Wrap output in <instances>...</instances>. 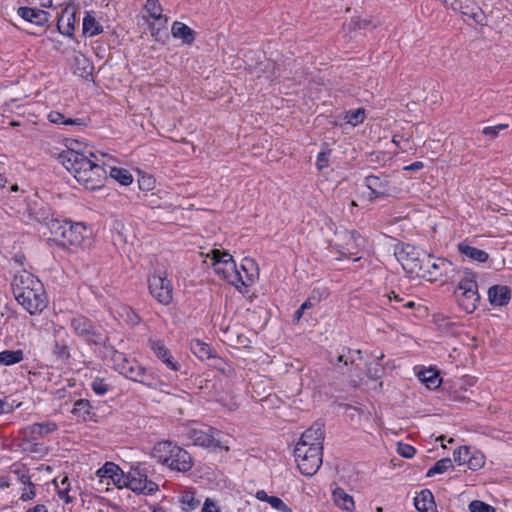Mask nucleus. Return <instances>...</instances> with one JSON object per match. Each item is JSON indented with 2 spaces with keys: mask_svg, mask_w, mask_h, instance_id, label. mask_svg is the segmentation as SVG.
<instances>
[{
  "mask_svg": "<svg viewBox=\"0 0 512 512\" xmlns=\"http://www.w3.org/2000/svg\"><path fill=\"white\" fill-rule=\"evenodd\" d=\"M322 299V293L319 290L314 289L310 296L302 303V310H308L320 303Z\"/></svg>",
  "mask_w": 512,
  "mask_h": 512,
  "instance_id": "49530a36",
  "label": "nucleus"
},
{
  "mask_svg": "<svg viewBox=\"0 0 512 512\" xmlns=\"http://www.w3.org/2000/svg\"><path fill=\"white\" fill-rule=\"evenodd\" d=\"M275 69L274 63L267 61L266 63H259V65L255 67V73L260 77V72H263L266 74V79L273 80V78L276 77Z\"/></svg>",
  "mask_w": 512,
  "mask_h": 512,
  "instance_id": "79ce46f5",
  "label": "nucleus"
},
{
  "mask_svg": "<svg viewBox=\"0 0 512 512\" xmlns=\"http://www.w3.org/2000/svg\"><path fill=\"white\" fill-rule=\"evenodd\" d=\"M470 512H495V508L485 502L474 500L469 504Z\"/></svg>",
  "mask_w": 512,
  "mask_h": 512,
  "instance_id": "09e8293b",
  "label": "nucleus"
},
{
  "mask_svg": "<svg viewBox=\"0 0 512 512\" xmlns=\"http://www.w3.org/2000/svg\"><path fill=\"white\" fill-rule=\"evenodd\" d=\"M453 467L452 461L450 458H442L438 460L428 471L426 476L432 477L436 474H442Z\"/></svg>",
  "mask_w": 512,
  "mask_h": 512,
  "instance_id": "58836bf2",
  "label": "nucleus"
},
{
  "mask_svg": "<svg viewBox=\"0 0 512 512\" xmlns=\"http://www.w3.org/2000/svg\"><path fill=\"white\" fill-rule=\"evenodd\" d=\"M57 430V425L53 422H43V423H34L32 425H28L22 428L19 433L22 437L24 445H28L34 443L36 446V441L47 436L48 434Z\"/></svg>",
  "mask_w": 512,
  "mask_h": 512,
  "instance_id": "dca6fc26",
  "label": "nucleus"
},
{
  "mask_svg": "<svg viewBox=\"0 0 512 512\" xmlns=\"http://www.w3.org/2000/svg\"><path fill=\"white\" fill-rule=\"evenodd\" d=\"M124 487L144 495H153L159 490L158 485L148 479L146 468L140 464L131 466L130 470L125 474Z\"/></svg>",
  "mask_w": 512,
  "mask_h": 512,
  "instance_id": "9d476101",
  "label": "nucleus"
},
{
  "mask_svg": "<svg viewBox=\"0 0 512 512\" xmlns=\"http://www.w3.org/2000/svg\"><path fill=\"white\" fill-rule=\"evenodd\" d=\"M485 463V458H484V455L479 453V452H475V453H472L468 456L467 458V461L465 464H467L468 468L473 470V471H476L478 469H480Z\"/></svg>",
  "mask_w": 512,
  "mask_h": 512,
  "instance_id": "37998d69",
  "label": "nucleus"
},
{
  "mask_svg": "<svg viewBox=\"0 0 512 512\" xmlns=\"http://www.w3.org/2000/svg\"><path fill=\"white\" fill-rule=\"evenodd\" d=\"M96 475L101 483H105L106 485L113 484L118 488L124 487L125 473L113 462H106L97 470Z\"/></svg>",
  "mask_w": 512,
  "mask_h": 512,
  "instance_id": "f3484780",
  "label": "nucleus"
},
{
  "mask_svg": "<svg viewBox=\"0 0 512 512\" xmlns=\"http://www.w3.org/2000/svg\"><path fill=\"white\" fill-rule=\"evenodd\" d=\"M167 466L171 470L187 472L192 467V458L186 450L179 447L174 450L171 460L168 462Z\"/></svg>",
  "mask_w": 512,
  "mask_h": 512,
  "instance_id": "4be33fe9",
  "label": "nucleus"
},
{
  "mask_svg": "<svg viewBox=\"0 0 512 512\" xmlns=\"http://www.w3.org/2000/svg\"><path fill=\"white\" fill-rule=\"evenodd\" d=\"M113 361L115 369L126 378L148 386L151 385V375L136 360L128 359L124 354L116 352Z\"/></svg>",
  "mask_w": 512,
  "mask_h": 512,
  "instance_id": "6e6552de",
  "label": "nucleus"
},
{
  "mask_svg": "<svg viewBox=\"0 0 512 512\" xmlns=\"http://www.w3.org/2000/svg\"><path fill=\"white\" fill-rule=\"evenodd\" d=\"M103 27L102 25L96 21V19L91 16L90 14H87L83 19V33L85 35H88L90 37L96 36L100 33H102Z\"/></svg>",
  "mask_w": 512,
  "mask_h": 512,
  "instance_id": "c9c22d12",
  "label": "nucleus"
},
{
  "mask_svg": "<svg viewBox=\"0 0 512 512\" xmlns=\"http://www.w3.org/2000/svg\"><path fill=\"white\" fill-rule=\"evenodd\" d=\"M423 167H424L423 162L416 161V162L411 163L410 165L405 166L404 170L405 171H416V170L422 169Z\"/></svg>",
  "mask_w": 512,
  "mask_h": 512,
  "instance_id": "0e129e2a",
  "label": "nucleus"
},
{
  "mask_svg": "<svg viewBox=\"0 0 512 512\" xmlns=\"http://www.w3.org/2000/svg\"><path fill=\"white\" fill-rule=\"evenodd\" d=\"M323 447L306 448L303 444H296L294 457L300 472L306 476L314 475L322 464Z\"/></svg>",
  "mask_w": 512,
  "mask_h": 512,
  "instance_id": "1a4fd4ad",
  "label": "nucleus"
},
{
  "mask_svg": "<svg viewBox=\"0 0 512 512\" xmlns=\"http://www.w3.org/2000/svg\"><path fill=\"white\" fill-rule=\"evenodd\" d=\"M383 357H384L383 353H380L379 355L375 356V358L377 360L376 366L374 368L368 367L367 373L370 378L377 379V378L381 377V374L383 372V367H381L380 360H382Z\"/></svg>",
  "mask_w": 512,
  "mask_h": 512,
  "instance_id": "8fccbe9b",
  "label": "nucleus"
},
{
  "mask_svg": "<svg viewBox=\"0 0 512 512\" xmlns=\"http://www.w3.org/2000/svg\"><path fill=\"white\" fill-rule=\"evenodd\" d=\"M90 386L93 392L98 396H104L111 389L110 384L98 377L91 382Z\"/></svg>",
  "mask_w": 512,
  "mask_h": 512,
  "instance_id": "c03bdc74",
  "label": "nucleus"
},
{
  "mask_svg": "<svg viewBox=\"0 0 512 512\" xmlns=\"http://www.w3.org/2000/svg\"><path fill=\"white\" fill-rule=\"evenodd\" d=\"M419 379L429 389H435L439 387L442 381L439 376V373L434 369H426L424 371H421L419 373Z\"/></svg>",
  "mask_w": 512,
  "mask_h": 512,
  "instance_id": "2f4dec72",
  "label": "nucleus"
},
{
  "mask_svg": "<svg viewBox=\"0 0 512 512\" xmlns=\"http://www.w3.org/2000/svg\"><path fill=\"white\" fill-rule=\"evenodd\" d=\"M83 64V71L80 73V76L87 78L92 73V66L88 63V60L83 58L79 63Z\"/></svg>",
  "mask_w": 512,
  "mask_h": 512,
  "instance_id": "680f3d73",
  "label": "nucleus"
},
{
  "mask_svg": "<svg viewBox=\"0 0 512 512\" xmlns=\"http://www.w3.org/2000/svg\"><path fill=\"white\" fill-rule=\"evenodd\" d=\"M365 119V112L363 108H359L354 111H348L345 115V120L348 124L356 126L362 123Z\"/></svg>",
  "mask_w": 512,
  "mask_h": 512,
  "instance_id": "a18cd8bd",
  "label": "nucleus"
},
{
  "mask_svg": "<svg viewBox=\"0 0 512 512\" xmlns=\"http://www.w3.org/2000/svg\"><path fill=\"white\" fill-rule=\"evenodd\" d=\"M53 351L59 357H68L69 356L68 347L66 345L60 344L58 342L55 343Z\"/></svg>",
  "mask_w": 512,
  "mask_h": 512,
  "instance_id": "bf43d9fd",
  "label": "nucleus"
},
{
  "mask_svg": "<svg viewBox=\"0 0 512 512\" xmlns=\"http://www.w3.org/2000/svg\"><path fill=\"white\" fill-rule=\"evenodd\" d=\"M59 157L65 168L86 189L94 191L103 187L107 171L92 151L79 152L70 148Z\"/></svg>",
  "mask_w": 512,
  "mask_h": 512,
  "instance_id": "f257e3e1",
  "label": "nucleus"
},
{
  "mask_svg": "<svg viewBox=\"0 0 512 512\" xmlns=\"http://www.w3.org/2000/svg\"><path fill=\"white\" fill-rule=\"evenodd\" d=\"M71 413L78 419L84 422L95 421L96 414L93 411L91 403L87 399H79L74 403Z\"/></svg>",
  "mask_w": 512,
  "mask_h": 512,
  "instance_id": "393cba45",
  "label": "nucleus"
},
{
  "mask_svg": "<svg viewBox=\"0 0 512 512\" xmlns=\"http://www.w3.org/2000/svg\"><path fill=\"white\" fill-rule=\"evenodd\" d=\"M220 432L210 426H193L188 425L184 427L182 435L193 445H198L205 448H222L220 441L216 436Z\"/></svg>",
  "mask_w": 512,
  "mask_h": 512,
  "instance_id": "9b49d317",
  "label": "nucleus"
},
{
  "mask_svg": "<svg viewBox=\"0 0 512 512\" xmlns=\"http://www.w3.org/2000/svg\"><path fill=\"white\" fill-rule=\"evenodd\" d=\"M457 273L456 267L451 261L445 258H434L430 255L420 278L430 282L445 283L454 281Z\"/></svg>",
  "mask_w": 512,
  "mask_h": 512,
  "instance_id": "0eeeda50",
  "label": "nucleus"
},
{
  "mask_svg": "<svg viewBox=\"0 0 512 512\" xmlns=\"http://www.w3.org/2000/svg\"><path fill=\"white\" fill-rule=\"evenodd\" d=\"M206 258L211 261V266L219 278L225 280L227 283L233 285L239 290L241 287H247L249 285L248 282L253 281V276L248 275L247 273L248 267H252L254 265V261L252 259L245 258L244 263L241 265V269L246 273V280H244L232 255L228 252L221 251L219 249H212L207 253Z\"/></svg>",
  "mask_w": 512,
  "mask_h": 512,
  "instance_id": "7ed1b4c3",
  "label": "nucleus"
},
{
  "mask_svg": "<svg viewBox=\"0 0 512 512\" xmlns=\"http://www.w3.org/2000/svg\"><path fill=\"white\" fill-rule=\"evenodd\" d=\"M151 34L155 37L157 41H164V39L168 38V34L165 31H162L160 28L155 29L151 28Z\"/></svg>",
  "mask_w": 512,
  "mask_h": 512,
  "instance_id": "e2e57ef3",
  "label": "nucleus"
},
{
  "mask_svg": "<svg viewBox=\"0 0 512 512\" xmlns=\"http://www.w3.org/2000/svg\"><path fill=\"white\" fill-rule=\"evenodd\" d=\"M392 142L402 152H406L409 149V140L407 138H404L403 136L394 135Z\"/></svg>",
  "mask_w": 512,
  "mask_h": 512,
  "instance_id": "6e6d98bb",
  "label": "nucleus"
},
{
  "mask_svg": "<svg viewBox=\"0 0 512 512\" xmlns=\"http://www.w3.org/2000/svg\"><path fill=\"white\" fill-rule=\"evenodd\" d=\"M316 167L318 170H323L324 168L328 167L329 165V152L327 151H320L317 155L316 159Z\"/></svg>",
  "mask_w": 512,
  "mask_h": 512,
  "instance_id": "5fc2aeb1",
  "label": "nucleus"
},
{
  "mask_svg": "<svg viewBox=\"0 0 512 512\" xmlns=\"http://www.w3.org/2000/svg\"><path fill=\"white\" fill-rule=\"evenodd\" d=\"M50 207L41 200H30L27 202L22 217L27 223H48L51 219Z\"/></svg>",
  "mask_w": 512,
  "mask_h": 512,
  "instance_id": "4468645a",
  "label": "nucleus"
},
{
  "mask_svg": "<svg viewBox=\"0 0 512 512\" xmlns=\"http://www.w3.org/2000/svg\"><path fill=\"white\" fill-rule=\"evenodd\" d=\"M48 119L50 122L55 124H65V125H81L80 119H66L63 114L57 111H52L48 115Z\"/></svg>",
  "mask_w": 512,
  "mask_h": 512,
  "instance_id": "ea45409f",
  "label": "nucleus"
},
{
  "mask_svg": "<svg viewBox=\"0 0 512 512\" xmlns=\"http://www.w3.org/2000/svg\"><path fill=\"white\" fill-rule=\"evenodd\" d=\"M397 452L404 458H412L416 453V449L409 444L398 443Z\"/></svg>",
  "mask_w": 512,
  "mask_h": 512,
  "instance_id": "603ef678",
  "label": "nucleus"
},
{
  "mask_svg": "<svg viewBox=\"0 0 512 512\" xmlns=\"http://www.w3.org/2000/svg\"><path fill=\"white\" fill-rule=\"evenodd\" d=\"M488 299L493 306H505L511 299V290L504 285H494L488 290Z\"/></svg>",
  "mask_w": 512,
  "mask_h": 512,
  "instance_id": "b1692460",
  "label": "nucleus"
},
{
  "mask_svg": "<svg viewBox=\"0 0 512 512\" xmlns=\"http://www.w3.org/2000/svg\"><path fill=\"white\" fill-rule=\"evenodd\" d=\"M324 424L316 421L301 436L297 444H303L306 448L323 447Z\"/></svg>",
  "mask_w": 512,
  "mask_h": 512,
  "instance_id": "6ab92c4d",
  "label": "nucleus"
},
{
  "mask_svg": "<svg viewBox=\"0 0 512 512\" xmlns=\"http://www.w3.org/2000/svg\"><path fill=\"white\" fill-rule=\"evenodd\" d=\"M454 293L461 309L466 313L474 312L480 300L476 274L468 269L462 271Z\"/></svg>",
  "mask_w": 512,
  "mask_h": 512,
  "instance_id": "39448f33",
  "label": "nucleus"
},
{
  "mask_svg": "<svg viewBox=\"0 0 512 512\" xmlns=\"http://www.w3.org/2000/svg\"><path fill=\"white\" fill-rule=\"evenodd\" d=\"M267 503L280 512H292V510L279 497L271 496L267 499Z\"/></svg>",
  "mask_w": 512,
  "mask_h": 512,
  "instance_id": "3c124183",
  "label": "nucleus"
},
{
  "mask_svg": "<svg viewBox=\"0 0 512 512\" xmlns=\"http://www.w3.org/2000/svg\"><path fill=\"white\" fill-rule=\"evenodd\" d=\"M191 351L201 360H207L214 357L213 349L208 344L200 340H193L191 342Z\"/></svg>",
  "mask_w": 512,
  "mask_h": 512,
  "instance_id": "473e14b6",
  "label": "nucleus"
},
{
  "mask_svg": "<svg viewBox=\"0 0 512 512\" xmlns=\"http://www.w3.org/2000/svg\"><path fill=\"white\" fill-rule=\"evenodd\" d=\"M110 177L118 181L122 185H130L133 181L131 173L124 168L110 167Z\"/></svg>",
  "mask_w": 512,
  "mask_h": 512,
  "instance_id": "4c0bfd02",
  "label": "nucleus"
},
{
  "mask_svg": "<svg viewBox=\"0 0 512 512\" xmlns=\"http://www.w3.org/2000/svg\"><path fill=\"white\" fill-rule=\"evenodd\" d=\"M16 301L31 315L40 314L47 306V297L42 282L32 273L18 271L11 283Z\"/></svg>",
  "mask_w": 512,
  "mask_h": 512,
  "instance_id": "f03ea898",
  "label": "nucleus"
},
{
  "mask_svg": "<svg viewBox=\"0 0 512 512\" xmlns=\"http://www.w3.org/2000/svg\"><path fill=\"white\" fill-rule=\"evenodd\" d=\"M17 13L24 21L37 27H44L48 22L49 14L42 9L20 7Z\"/></svg>",
  "mask_w": 512,
  "mask_h": 512,
  "instance_id": "412c9836",
  "label": "nucleus"
},
{
  "mask_svg": "<svg viewBox=\"0 0 512 512\" xmlns=\"http://www.w3.org/2000/svg\"><path fill=\"white\" fill-rule=\"evenodd\" d=\"M174 38L181 39L185 44H192L195 40V32L186 24L175 21L171 28Z\"/></svg>",
  "mask_w": 512,
  "mask_h": 512,
  "instance_id": "c85d7f7f",
  "label": "nucleus"
},
{
  "mask_svg": "<svg viewBox=\"0 0 512 512\" xmlns=\"http://www.w3.org/2000/svg\"><path fill=\"white\" fill-rule=\"evenodd\" d=\"M57 28L62 35L72 36L75 30V15L73 12L64 11L57 22Z\"/></svg>",
  "mask_w": 512,
  "mask_h": 512,
  "instance_id": "c756f323",
  "label": "nucleus"
},
{
  "mask_svg": "<svg viewBox=\"0 0 512 512\" xmlns=\"http://www.w3.org/2000/svg\"><path fill=\"white\" fill-rule=\"evenodd\" d=\"M14 473L17 476V480L20 481L25 486L26 485H29V486L33 485V483L31 482L30 476L28 474H26L25 472H22L20 470H16V471H14Z\"/></svg>",
  "mask_w": 512,
  "mask_h": 512,
  "instance_id": "052dcab7",
  "label": "nucleus"
},
{
  "mask_svg": "<svg viewBox=\"0 0 512 512\" xmlns=\"http://www.w3.org/2000/svg\"><path fill=\"white\" fill-rule=\"evenodd\" d=\"M36 493H35V487L34 485H26L23 489V492L20 496V499L23 500V501H28V500H31L35 497Z\"/></svg>",
  "mask_w": 512,
  "mask_h": 512,
  "instance_id": "4d7b16f0",
  "label": "nucleus"
},
{
  "mask_svg": "<svg viewBox=\"0 0 512 512\" xmlns=\"http://www.w3.org/2000/svg\"><path fill=\"white\" fill-rule=\"evenodd\" d=\"M414 505L418 512H436L433 494L428 489H423L416 495Z\"/></svg>",
  "mask_w": 512,
  "mask_h": 512,
  "instance_id": "bb28decb",
  "label": "nucleus"
},
{
  "mask_svg": "<svg viewBox=\"0 0 512 512\" xmlns=\"http://www.w3.org/2000/svg\"><path fill=\"white\" fill-rule=\"evenodd\" d=\"M148 288L152 297L162 305H169L173 300V286L164 273H154L148 278Z\"/></svg>",
  "mask_w": 512,
  "mask_h": 512,
  "instance_id": "f8f14e48",
  "label": "nucleus"
},
{
  "mask_svg": "<svg viewBox=\"0 0 512 512\" xmlns=\"http://www.w3.org/2000/svg\"><path fill=\"white\" fill-rule=\"evenodd\" d=\"M471 454L470 447L462 446L454 451L453 458L454 461L459 465H463L466 463L468 456Z\"/></svg>",
  "mask_w": 512,
  "mask_h": 512,
  "instance_id": "de8ad7c7",
  "label": "nucleus"
},
{
  "mask_svg": "<svg viewBox=\"0 0 512 512\" xmlns=\"http://www.w3.org/2000/svg\"><path fill=\"white\" fill-rule=\"evenodd\" d=\"M73 332L88 344L98 345L103 342V335L97 330L92 321L82 315L70 319Z\"/></svg>",
  "mask_w": 512,
  "mask_h": 512,
  "instance_id": "ddd939ff",
  "label": "nucleus"
},
{
  "mask_svg": "<svg viewBox=\"0 0 512 512\" xmlns=\"http://www.w3.org/2000/svg\"><path fill=\"white\" fill-rule=\"evenodd\" d=\"M127 320L132 325H137L140 322V317L133 311H129L127 314Z\"/></svg>",
  "mask_w": 512,
  "mask_h": 512,
  "instance_id": "69168bd1",
  "label": "nucleus"
},
{
  "mask_svg": "<svg viewBox=\"0 0 512 512\" xmlns=\"http://www.w3.org/2000/svg\"><path fill=\"white\" fill-rule=\"evenodd\" d=\"M395 256L406 273L420 278L430 254L411 244H403L396 248Z\"/></svg>",
  "mask_w": 512,
  "mask_h": 512,
  "instance_id": "423d86ee",
  "label": "nucleus"
},
{
  "mask_svg": "<svg viewBox=\"0 0 512 512\" xmlns=\"http://www.w3.org/2000/svg\"><path fill=\"white\" fill-rule=\"evenodd\" d=\"M365 186L370 190V200L385 198L395 192L390 181L385 175H368L364 180Z\"/></svg>",
  "mask_w": 512,
  "mask_h": 512,
  "instance_id": "2eb2a0df",
  "label": "nucleus"
},
{
  "mask_svg": "<svg viewBox=\"0 0 512 512\" xmlns=\"http://www.w3.org/2000/svg\"><path fill=\"white\" fill-rule=\"evenodd\" d=\"M201 512H221L217 504L210 498H206Z\"/></svg>",
  "mask_w": 512,
  "mask_h": 512,
  "instance_id": "13d9d810",
  "label": "nucleus"
},
{
  "mask_svg": "<svg viewBox=\"0 0 512 512\" xmlns=\"http://www.w3.org/2000/svg\"><path fill=\"white\" fill-rule=\"evenodd\" d=\"M47 227L54 236V240L61 245L80 246L88 235V229L82 223H72L68 220L53 219L47 223Z\"/></svg>",
  "mask_w": 512,
  "mask_h": 512,
  "instance_id": "20e7f679",
  "label": "nucleus"
},
{
  "mask_svg": "<svg viewBox=\"0 0 512 512\" xmlns=\"http://www.w3.org/2000/svg\"><path fill=\"white\" fill-rule=\"evenodd\" d=\"M270 497H271V496L267 495V493H266L265 491H263V490L258 491V492L256 493V498H257L258 500H260V501H265V502H267V499H269Z\"/></svg>",
  "mask_w": 512,
  "mask_h": 512,
  "instance_id": "338daca9",
  "label": "nucleus"
},
{
  "mask_svg": "<svg viewBox=\"0 0 512 512\" xmlns=\"http://www.w3.org/2000/svg\"><path fill=\"white\" fill-rule=\"evenodd\" d=\"M148 346L153 351L154 355L161 360L167 368L173 371H178L180 369V364L177 361H174L171 352L163 341L150 339L148 341Z\"/></svg>",
  "mask_w": 512,
  "mask_h": 512,
  "instance_id": "aec40b11",
  "label": "nucleus"
},
{
  "mask_svg": "<svg viewBox=\"0 0 512 512\" xmlns=\"http://www.w3.org/2000/svg\"><path fill=\"white\" fill-rule=\"evenodd\" d=\"M334 503L342 510L352 512L354 510V500L343 489L337 488L333 491Z\"/></svg>",
  "mask_w": 512,
  "mask_h": 512,
  "instance_id": "7c9ffc66",
  "label": "nucleus"
},
{
  "mask_svg": "<svg viewBox=\"0 0 512 512\" xmlns=\"http://www.w3.org/2000/svg\"><path fill=\"white\" fill-rule=\"evenodd\" d=\"M361 359L360 350H351L349 348H342L339 354L335 357H330V364L340 373L346 374L351 371L355 365L356 360Z\"/></svg>",
  "mask_w": 512,
  "mask_h": 512,
  "instance_id": "a211bd4d",
  "label": "nucleus"
},
{
  "mask_svg": "<svg viewBox=\"0 0 512 512\" xmlns=\"http://www.w3.org/2000/svg\"><path fill=\"white\" fill-rule=\"evenodd\" d=\"M451 9L473 19L475 22H480L481 8L473 0H456Z\"/></svg>",
  "mask_w": 512,
  "mask_h": 512,
  "instance_id": "5701e85b",
  "label": "nucleus"
},
{
  "mask_svg": "<svg viewBox=\"0 0 512 512\" xmlns=\"http://www.w3.org/2000/svg\"><path fill=\"white\" fill-rule=\"evenodd\" d=\"M55 487L57 489V494L60 499L64 500L65 503H71L74 500V497L70 495V481L67 476H64L61 479L60 484L55 479L54 481Z\"/></svg>",
  "mask_w": 512,
  "mask_h": 512,
  "instance_id": "e433bc0d",
  "label": "nucleus"
},
{
  "mask_svg": "<svg viewBox=\"0 0 512 512\" xmlns=\"http://www.w3.org/2000/svg\"><path fill=\"white\" fill-rule=\"evenodd\" d=\"M178 448L179 446L170 441H161L154 446L152 455L158 462L167 465L171 460L174 450Z\"/></svg>",
  "mask_w": 512,
  "mask_h": 512,
  "instance_id": "a878e982",
  "label": "nucleus"
},
{
  "mask_svg": "<svg viewBox=\"0 0 512 512\" xmlns=\"http://www.w3.org/2000/svg\"><path fill=\"white\" fill-rule=\"evenodd\" d=\"M24 359L22 350H4L0 352V364L9 366L21 362Z\"/></svg>",
  "mask_w": 512,
  "mask_h": 512,
  "instance_id": "f704fd0d",
  "label": "nucleus"
},
{
  "mask_svg": "<svg viewBox=\"0 0 512 512\" xmlns=\"http://www.w3.org/2000/svg\"><path fill=\"white\" fill-rule=\"evenodd\" d=\"M26 512H48L44 505H36L33 508L28 509Z\"/></svg>",
  "mask_w": 512,
  "mask_h": 512,
  "instance_id": "774afa93",
  "label": "nucleus"
},
{
  "mask_svg": "<svg viewBox=\"0 0 512 512\" xmlns=\"http://www.w3.org/2000/svg\"><path fill=\"white\" fill-rule=\"evenodd\" d=\"M145 8L152 18L156 20L164 19V22H167V17L161 14L162 8L157 0H147Z\"/></svg>",
  "mask_w": 512,
  "mask_h": 512,
  "instance_id": "a19ab883",
  "label": "nucleus"
},
{
  "mask_svg": "<svg viewBox=\"0 0 512 512\" xmlns=\"http://www.w3.org/2000/svg\"><path fill=\"white\" fill-rule=\"evenodd\" d=\"M507 127V124H498L496 126L485 127L482 130V134L490 138H495L498 136L500 131L506 129Z\"/></svg>",
  "mask_w": 512,
  "mask_h": 512,
  "instance_id": "864d4df0",
  "label": "nucleus"
},
{
  "mask_svg": "<svg viewBox=\"0 0 512 512\" xmlns=\"http://www.w3.org/2000/svg\"><path fill=\"white\" fill-rule=\"evenodd\" d=\"M458 251L463 256L467 257L471 261L484 263L488 260L489 255L484 250L478 249L469 245L467 242H461L458 244Z\"/></svg>",
  "mask_w": 512,
  "mask_h": 512,
  "instance_id": "cd10ccee",
  "label": "nucleus"
},
{
  "mask_svg": "<svg viewBox=\"0 0 512 512\" xmlns=\"http://www.w3.org/2000/svg\"><path fill=\"white\" fill-rule=\"evenodd\" d=\"M181 508L185 512H191L200 505V500L195 497L192 491H184L179 497Z\"/></svg>",
  "mask_w": 512,
  "mask_h": 512,
  "instance_id": "72a5a7b5",
  "label": "nucleus"
}]
</instances>
